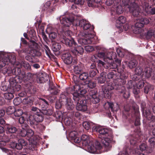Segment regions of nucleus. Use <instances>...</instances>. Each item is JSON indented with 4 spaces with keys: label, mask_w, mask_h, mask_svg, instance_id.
I'll return each instance as SVG.
<instances>
[{
    "label": "nucleus",
    "mask_w": 155,
    "mask_h": 155,
    "mask_svg": "<svg viewBox=\"0 0 155 155\" xmlns=\"http://www.w3.org/2000/svg\"><path fill=\"white\" fill-rule=\"evenodd\" d=\"M60 20V23L64 26L69 27L71 23L76 26H79L84 30L89 31L84 33L80 32L77 36L78 42L81 45H85L91 44L93 41L95 37V34L93 31L94 29L93 26H91L89 22L86 20H74L73 18H66L61 16L57 18Z\"/></svg>",
    "instance_id": "nucleus-1"
},
{
    "label": "nucleus",
    "mask_w": 155,
    "mask_h": 155,
    "mask_svg": "<svg viewBox=\"0 0 155 155\" xmlns=\"http://www.w3.org/2000/svg\"><path fill=\"white\" fill-rule=\"evenodd\" d=\"M16 57L14 55H10L8 56V54L3 52H0V67L2 68L8 64L10 62L13 64L15 68L12 70L13 74L19 76V78L24 80L25 73L21 71V68H22L21 64L18 61L15 62Z\"/></svg>",
    "instance_id": "nucleus-2"
},
{
    "label": "nucleus",
    "mask_w": 155,
    "mask_h": 155,
    "mask_svg": "<svg viewBox=\"0 0 155 155\" xmlns=\"http://www.w3.org/2000/svg\"><path fill=\"white\" fill-rule=\"evenodd\" d=\"M81 142L83 146H87V150L91 153L99 154L102 152L101 150V146L99 142L95 141L94 142L90 141L87 135H83L81 138Z\"/></svg>",
    "instance_id": "nucleus-3"
},
{
    "label": "nucleus",
    "mask_w": 155,
    "mask_h": 155,
    "mask_svg": "<svg viewBox=\"0 0 155 155\" xmlns=\"http://www.w3.org/2000/svg\"><path fill=\"white\" fill-rule=\"evenodd\" d=\"M85 84H82L78 82L75 81V85L73 86L74 91L79 92L81 95H84L87 92V87L93 88L96 86V84L91 81H85Z\"/></svg>",
    "instance_id": "nucleus-4"
},
{
    "label": "nucleus",
    "mask_w": 155,
    "mask_h": 155,
    "mask_svg": "<svg viewBox=\"0 0 155 155\" xmlns=\"http://www.w3.org/2000/svg\"><path fill=\"white\" fill-rule=\"evenodd\" d=\"M72 94L73 95V99L74 101H77L76 105V109L78 111L84 112L87 110V107L86 104V101L84 100H82L80 101L81 97L82 95L79 92L74 91L73 89L71 90Z\"/></svg>",
    "instance_id": "nucleus-5"
},
{
    "label": "nucleus",
    "mask_w": 155,
    "mask_h": 155,
    "mask_svg": "<svg viewBox=\"0 0 155 155\" xmlns=\"http://www.w3.org/2000/svg\"><path fill=\"white\" fill-rule=\"evenodd\" d=\"M97 49L99 50L97 54V57L100 58H103L104 62L110 61L117 57L115 52L109 51L105 48L101 47H97Z\"/></svg>",
    "instance_id": "nucleus-6"
},
{
    "label": "nucleus",
    "mask_w": 155,
    "mask_h": 155,
    "mask_svg": "<svg viewBox=\"0 0 155 155\" xmlns=\"http://www.w3.org/2000/svg\"><path fill=\"white\" fill-rule=\"evenodd\" d=\"M149 22V20L147 18L137 19L133 29L134 33L135 34H139L142 32L143 31L142 28L144 25L147 24Z\"/></svg>",
    "instance_id": "nucleus-7"
},
{
    "label": "nucleus",
    "mask_w": 155,
    "mask_h": 155,
    "mask_svg": "<svg viewBox=\"0 0 155 155\" xmlns=\"http://www.w3.org/2000/svg\"><path fill=\"white\" fill-rule=\"evenodd\" d=\"M145 104L144 103H142L141 104L143 115L147 119L150 120V122L148 123L150 127L155 126V116L151 114L149 109L145 108L144 106Z\"/></svg>",
    "instance_id": "nucleus-8"
},
{
    "label": "nucleus",
    "mask_w": 155,
    "mask_h": 155,
    "mask_svg": "<svg viewBox=\"0 0 155 155\" xmlns=\"http://www.w3.org/2000/svg\"><path fill=\"white\" fill-rule=\"evenodd\" d=\"M36 45V43L35 41H31L28 47L26 48L25 50H21L18 52L19 55L21 57H23L24 55L26 54L34 55V47Z\"/></svg>",
    "instance_id": "nucleus-9"
},
{
    "label": "nucleus",
    "mask_w": 155,
    "mask_h": 155,
    "mask_svg": "<svg viewBox=\"0 0 155 155\" xmlns=\"http://www.w3.org/2000/svg\"><path fill=\"white\" fill-rule=\"evenodd\" d=\"M43 119V117L41 114L37 113L30 115L27 119V121L31 125H37L38 122H41Z\"/></svg>",
    "instance_id": "nucleus-10"
},
{
    "label": "nucleus",
    "mask_w": 155,
    "mask_h": 155,
    "mask_svg": "<svg viewBox=\"0 0 155 155\" xmlns=\"http://www.w3.org/2000/svg\"><path fill=\"white\" fill-rule=\"evenodd\" d=\"M106 137H104L102 140V142L104 146V149L101 145L102 147L101 150L102 151V152L100 153L104 152H107L111 148V143L113 141L112 137L110 135H108Z\"/></svg>",
    "instance_id": "nucleus-11"
},
{
    "label": "nucleus",
    "mask_w": 155,
    "mask_h": 155,
    "mask_svg": "<svg viewBox=\"0 0 155 155\" xmlns=\"http://www.w3.org/2000/svg\"><path fill=\"white\" fill-rule=\"evenodd\" d=\"M92 130L94 131L97 132L99 133V137H104V136L109 135L108 129L104 127L100 126H94Z\"/></svg>",
    "instance_id": "nucleus-12"
},
{
    "label": "nucleus",
    "mask_w": 155,
    "mask_h": 155,
    "mask_svg": "<svg viewBox=\"0 0 155 155\" xmlns=\"http://www.w3.org/2000/svg\"><path fill=\"white\" fill-rule=\"evenodd\" d=\"M114 88V85L111 83H108L107 85L104 86L102 88L104 97L107 98H110L111 97L110 91Z\"/></svg>",
    "instance_id": "nucleus-13"
},
{
    "label": "nucleus",
    "mask_w": 155,
    "mask_h": 155,
    "mask_svg": "<svg viewBox=\"0 0 155 155\" xmlns=\"http://www.w3.org/2000/svg\"><path fill=\"white\" fill-rule=\"evenodd\" d=\"M129 9L130 12L134 17H138L141 14L139 6L135 3H134Z\"/></svg>",
    "instance_id": "nucleus-14"
},
{
    "label": "nucleus",
    "mask_w": 155,
    "mask_h": 155,
    "mask_svg": "<svg viewBox=\"0 0 155 155\" xmlns=\"http://www.w3.org/2000/svg\"><path fill=\"white\" fill-rule=\"evenodd\" d=\"M108 61L107 66H106V68L115 69L117 68L121 64V61L118 59L116 60L114 62L111 63L112 60Z\"/></svg>",
    "instance_id": "nucleus-15"
},
{
    "label": "nucleus",
    "mask_w": 155,
    "mask_h": 155,
    "mask_svg": "<svg viewBox=\"0 0 155 155\" xmlns=\"http://www.w3.org/2000/svg\"><path fill=\"white\" fill-rule=\"evenodd\" d=\"M61 39V41L63 43H65L66 45L69 47L72 46V48H73L76 44L74 42V39L71 37L67 38L66 37L63 36V38Z\"/></svg>",
    "instance_id": "nucleus-16"
},
{
    "label": "nucleus",
    "mask_w": 155,
    "mask_h": 155,
    "mask_svg": "<svg viewBox=\"0 0 155 155\" xmlns=\"http://www.w3.org/2000/svg\"><path fill=\"white\" fill-rule=\"evenodd\" d=\"M71 51L75 55H81L84 52V49L81 46H78L76 44V45L72 48Z\"/></svg>",
    "instance_id": "nucleus-17"
},
{
    "label": "nucleus",
    "mask_w": 155,
    "mask_h": 155,
    "mask_svg": "<svg viewBox=\"0 0 155 155\" xmlns=\"http://www.w3.org/2000/svg\"><path fill=\"white\" fill-rule=\"evenodd\" d=\"M113 9H112V10L115 12L117 14H121L123 12L122 6L118 2H117L116 4L115 3H114L113 6Z\"/></svg>",
    "instance_id": "nucleus-18"
},
{
    "label": "nucleus",
    "mask_w": 155,
    "mask_h": 155,
    "mask_svg": "<svg viewBox=\"0 0 155 155\" xmlns=\"http://www.w3.org/2000/svg\"><path fill=\"white\" fill-rule=\"evenodd\" d=\"M62 58L64 62L67 64H71L73 61L71 54L68 53L63 54Z\"/></svg>",
    "instance_id": "nucleus-19"
},
{
    "label": "nucleus",
    "mask_w": 155,
    "mask_h": 155,
    "mask_svg": "<svg viewBox=\"0 0 155 155\" xmlns=\"http://www.w3.org/2000/svg\"><path fill=\"white\" fill-rule=\"evenodd\" d=\"M6 142L3 140H0V148L2 151L7 153L8 155H14V151H12L3 147V146L6 145Z\"/></svg>",
    "instance_id": "nucleus-20"
},
{
    "label": "nucleus",
    "mask_w": 155,
    "mask_h": 155,
    "mask_svg": "<svg viewBox=\"0 0 155 155\" xmlns=\"http://www.w3.org/2000/svg\"><path fill=\"white\" fill-rule=\"evenodd\" d=\"M153 73L151 68L149 67H145L142 72V77L148 78L150 77Z\"/></svg>",
    "instance_id": "nucleus-21"
},
{
    "label": "nucleus",
    "mask_w": 155,
    "mask_h": 155,
    "mask_svg": "<svg viewBox=\"0 0 155 155\" xmlns=\"http://www.w3.org/2000/svg\"><path fill=\"white\" fill-rule=\"evenodd\" d=\"M48 75L45 72L40 73L37 78V81L40 83H43L48 80Z\"/></svg>",
    "instance_id": "nucleus-22"
},
{
    "label": "nucleus",
    "mask_w": 155,
    "mask_h": 155,
    "mask_svg": "<svg viewBox=\"0 0 155 155\" xmlns=\"http://www.w3.org/2000/svg\"><path fill=\"white\" fill-rule=\"evenodd\" d=\"M52 28L51 26L48 25L46 30L47 33L49 34V38L51 40L54 39L57 36V33L52 31Z\"/></svg>",
    "instance_id": "nucleus-23"
},
{
    "label": "nucleus",
    "mask_w": 155,
    "mask_h": 155,
    "mask_svg": "<svg viewBox=\"0 0 155 155\" xmlns=\"http://www.w3.org/2000/svg\"><path fill=\"white\" fill-rule=\"evenodd\" d=\"M93 91L94 92V94H91V93H90L91 100L93 103H97L100 100V99L98 97V94L96 92L94 91H92L91 93H92Z\"/></svg>",
    "instance_id": "nucleus-24"
},
{
    "label": "nucleus",
    "mask_w": 155,
    "mask_h": 155,
    "mask_svg": "<svg viewBox=\"0 0 155 155\" xmlns=\"http://www.w3.org/2000/svg\"><path fill=\"white\" fill-rule=\"evenodd\" d=\"M143 71V70L140 67H137L135 70L136 74H134L132 77V79L134 81H137V78L139 75H140Z\"/></svg>",
    "instance_id": "nucleus-25"
},
{
    "label": "nucleus",
    "mask_w": 155,
    "mask_h": 155,
    "mask_svg": "<svg viewBox=\"0 0 155 155\" xmlns=\"http://www.w3.org/2000/svg\"><path fill=\"white\" fill-rule=\"evenodd\" d=\"M34 98L31 97L25 98L23 100V103L28 106H31L33 104Z\"/></svg>",
    "instance_id": "nucleus-26"
},
{
    "label": "nucleus",
    "mask_w": 155,
    "mask_h": 155,
    "mask_svg": "<svg viewBox=\"0 0 155 155\" xmlns=\"http://www.w3.org/2000/svg\"><path fill=\"white\" fill-rule=\"evenodd\" d=\"M65 106L68 110H72L74 107V105L73 104L71 99L70 98H67L66 99Z\"/></svg>",
    "instance_id": "nucleus-27"
},
{
    "label": "nucleus",
    "mask_w": 155,
    "mask_h": 155,
    "mask_svg": "<svg viewBox=\"0 0 155 155\" xmlns=\"http://www.w3.org/2000/svg\"><path fill=\"white\" fill-rule=\"evenodd\" d=\"M126 21L125 17L123 16H120L116 21V26L118 28H120L123 25V24Z\"/></svg>",
    "instance_id": "nucleus-28"
},
{
    "label": "nucleus",
    "mask_w": 155,
    "mask_h": 155,
    "mask_svg": "<svg viewBox=\"0 0 155 155\" xmlns=\"http://www.w3.org/2000/svg\"><path fill=\"white\" fill-rule=\"evenodd\" d=\"M89 7H96L98 6L97 4L99 3L101 0H87Z\"/></svg>",
    "instance_id": "nucleus-29"
},
{
    "label": "nucleus",
    "mask_w": 155,
    "mask_h": 155,
    "mask_svg": "<svg viewBox=\"0 0 155 155\" xmlns=\"http://www.w3.org/2000/svg\"><path fill=\"white\" fill-rule=\"evenodd\" d=\"M107 104L111 108V110L112 111H117L119 109V106L117 103L114 104L112 102H108Z\"/></svg>",
    "instance_id": "nucleus-30"
},
{
    "label": "nucleus",
    "mask_w": 155,
    "mask_h": 155,
    "mask_svg": "<svg viewBox=\"0 0 155 155\" xmlns=\"http://www.w3.org/2000/svg\"><path fill=\"white\" fill-rule=\"evenodd\" d=\"M61 48V45L60 44L55 41L52 42V49L54 52L58 51Z\"/></svg>",
    "instance_id": "nucleus-31"
},
{
    "label": "nucleus",
    "mask_w": 155,
    "mask_h": 155,
    "mask_svg": "<svg viewBox=\"0 0 155 155\" xmlns=\"http://www.w3.org/2000/svg\"><path fill=\"white\" fill-rule=\"evenodd\" d=\"M19 123L21 124V127L22 128H26L28 127V125L26 123V122L27 121V120L26 121L25 119L23 116H21L20 117L18 120Z\"/></svg>",
    "instance_id": "nucleus-32"
},
{
    "label": "nucleus",
    "mask_w": 155,
    "mask_h": 155,
    "mask_svg": "<svg viewBox=\"0 0 155 155\" xmlns=\"http://www.w3.org/2000/svg\"><path fill=\"white\" fill-rule=\"evenodd\" d=\"M107 73L104 72L101 74L100 76L98 79V82L101 84H102L104 82L106 79V76Z\"/></svg>",
    "instance_id": "nucleus-33"
},
{
    "label": "nucleus",
    "mask_w": 155,
    "mask_h": 155,
    "mask_svg": "<svg viewBox=\"0 0 155 155\" xmlns=\"http://www.w3.org/2000/svg\"><path fill=\"white\" fill-rule=\"evenodd\" d=\"M82 71V66L78 64V65L74 66V71L76 74H79Z\"/></svg>",
    "instance_id": "nucleus-34"
},
{
    "label": "nucleus",
    "mask_w": 155,
    "mask_h": 155,
    "mask_svg": "<svg viewBox=\"0 0 155 155\" xmlns=\"http://www.w3.org/2000/svg\"><path fill=\"white\" fill-rule=\"evenodd\" d=\"M54 117L57 119L56 120L58 121H60L61 120L63 119L62 117V113L61 111H56Z\"/></svg>",
    "instance_id": "nucleus-35"
},
{
    "label": "nucleus",
    "mask_w": 155,
    "mask_h": 155,
    "mask_svg": "<svg viewBox=\"0 0 155 155\" xmlns=\"http://www.w3.org/2000/svg\"><path fill=\"white\" fill-rule=\"evenodd\" d=\"M7 132L10 133H15L17 131V129L15 127L8 125L7 126Z\"/></svg>",
    "instance_id": "nucleus-36"
},
{
    "label": "nucleus",
    "mask_w": 155,
    "mask_h": 155,
    "mask_svg": "<svg viewBox=\"0 0 155 155\" xmlns=\"http://www.w3.org/2000/svg\"><path fill=\"white\" fill-rule=\"evenodd\" d=\"M137 62L136 60L133 59L130 61L128 64V66L130 68H132L136 66Z\"/></svg>",
    "instance_id": "nucleus-37"
},
{
    "label": "nucleus",
    "mask_w": 155,
    "mask_h": 155,
    "mask_svg": "<svg viewBox=\"0 0 155 155\" xmlns=\"http://www.w3.org/2000/svg\"><path fill=\"white\" fill-rule=\"evenodd\" d=\"M80 74L79 78L80 80L82 81H84L86 80L88 78V74L86 72H83L81 73Z\"/></svg>",
    "instance_id": "nucleus-38"
},
{
    "label": "nucleus",
    "mask_w": 155,
    "mask_h": 155,
    "mask_svg": "<svg viewBox=\"0 0 155 155\" xmlns=\"http://www.w3.org/2000/svg\"><path fill=\"white\" fill-rule=\"evenodd\" d=\"M117 53L119 56L120 57H123L124 55V50L120 48H117L116 49Z\"/></svg>",
    "instance_id": "nucleus-39"
},
{
    "label": "nucleus",
    "mask_w": 155,
    "mask_h": 155,
    "mask_svg": "<svg viewBox=\"0 0 155 155\" xmlns=\"http://www.w3.org/2000/svg\"><path fill=\"white\" fill-rule=\"evenodd\" d=\"M92 124V123L91 122L86 121L83 122V126L86 130H88L90 128Z\"/></svg>",
    "instance_id": "nucleus-40"
},
{
    "label": "nucleus",
    "mask_w": 155,
    "mask_h": 155,
    "mask_svg": "<svg viewBox=\"0 0 155 155\" xmlns=\"http://www.w3.org/2000/svg\"><path fill=\"white\" fill-rule=\"evenodd\" d=\"M5 97L8 100H11L13 98L14 95L12 93H6L4 94Z\"/></svg>",
    "instance_id": "nucleus-41"
},
{
    "label": "nucleus",
    "mask_w": 155,
    "mask_h": 155,
    "mask_svg": "<svg viewBox=\"0 0 155 155\" xmlns=\"http://www.w3.org/2000/svg\"><path fill=\"white\" fill-rule=\"evenodd\" d=\"M64 121L66 125H70L72 123V119L71 117H69L65 118Z\"/></svg>",
    "instance_id": "nucleus-42"
},
{
    "label": "nucleus",
    "mask_w": 155,
    "mask_h": 155,
    "mask_svg": "<svg viewBox=\"0 0 155 155\" xmlns=\"http://www.w3.org/2000/svg\"><path fill=\"white\" fill-rule=\"evenodd\" d=\"M23 113L22 110L21 109H18L15 110L14 114L15 117H18L21 115Z\"/></svg>",
    "instance_id": "nucleus-43"
},
{
    "label": "nucleus",
    "mask_w": 155,
    "mask_h": 155,
    "mask_svg": "<svg viewBox=\"0 0 155 155\" xmlns=\"http://www.w3.org/2000/svg\"><path fill=\"white\" fill-rule=\"evenodd\" d=\"M77 133L75 131H72L69 134V137L72 140L74 138L77 136Z\"/></svg>",
    "instance_id": "nucleus-44"
},
{
    "label": "nucleus",
    "mask_w": 155,
    "mask_h": 155,
    "mask_svg": "<svg viewBox=\"0 0 155 155\" xmlns=\"http://www.w3.org/2000/svg\"><path fill=\"white\" fill-rule=\"evenodd\" d=\"M15 109L14 107L11 106L8 107L7 109L6 112L8 114H10L14 113Z\"/></svg>",
    "instance_id": "nucleus-45"
},
{
    "label": "nucleus",
    "mask_w": 155,
    "mask_h": 155,
    "mask_svg": "<svg viewBox=\"0 0 155 155\" xmlns=\"http://www.w3.org/2000/svg\"><path fill=\"white\" fill-rule=\"evenodd\" d=\"M26 131L27 132V134L26 136L28 137H31L34 134V132L33 130L30 129H28L26 128Z\"/></svg>",
    "instance_id": "nucleus-46"
},
{
    "label": "nucleus",
    "mask_w": 155,
    "mask_h": 155,
    "mask_svg": "<svg viewBox=\"0 0 155 155\" xmlns=\"http://www.w3.org/2000/svg\"><path fill=\"white\" fill-rule=\"evenodd\" d=\"M44 48L45 50V53L47 55L49 58H50L51 54V53L50 50L49 48L48 47L47 45H45Z\"/></svg>",
    "instance_id": "nucleus-47"
},
{
    "label": "nucleus",
    "mask_w": 155,
    "mask_h": 155,
    "mask_svg": "<svg viewBox=\"0 0 155 155\" xmlns=\"http://www.w3.org/2000/svg\"><path fill=\"white\" fill-rule=\"evenodd\" d=\"M20 64H21L22 67L23 66L24 68L28 69L30 68V65L25 61H22L21 63L18 62Z\"/></svg>",
    "instance_id": "nucleus-48"
},
{
    "label": "nucleus",
    "mask_w": 155,
    "mask_h": 155,
    "mask_svg": "<svg viewBox=\"0 0 155 155\" xmlns=\"http://www.w3.org/2000/svg\"><path fill=\"white\" fill-rule=\"evenodd\" d=\"M123 75L122 74H120V78L119 79L118 81L120 82L118 84V85H121L122 84L123 85L125 84L126 81L123 79L122 78Z\"/></svg>",
    "instance_id": "nucleus-49"
},
{
    "label": "nucleus",
    "mask_w": 155,
    "mask_h": 155,
    "mask_svg": "<svg viewBox=\"0 0 155 155\" xmlns=\"http://www.w3.org/2000/svg\"><path fill=\"white\" fill-rule=\"evenodd\" d=\"M117 0H107L106 2V4L107 6H110L112 5L113 4L114 5L115 3H116Z\"/></svg>",
    "instance_id": "nucleus-50"
},
{
    "label": "nucleus",
    "mask_w": 155,
    "mask_h": 155,
    "mask_svg": "<svg viewBox=\"0 0 155 155\" xmlns=\"http://www.w3.org/2000/svg\"><path fill=\"white\" fill-rule=\"evenodd\" d=\"M153 31H149L146 35V37L147 39H149L153 37Z\"/></svg>",
    "instance_id": "nucleus-51"
},
{
    "label": "nucleus",
    "mask_w": 155,
    "mask_h": 155,
    "mask_svg": "<svg viewBox=\"0 0 155 155\" xmlns=\"http://www.w3.org/2000/svg\"><path fill=\"white\" fill-rule=\"evenodd\" d=\"M85 50L88 52L92 51L94 50L93 47L90 45H87L84 47Z\"/></svg>",
    "instance_id": "nucleus-52"
},
{
    "label": "nucleus",
    "mask_w": 155,
    "mask_h": 155,
    "mask_svg": "<svg viewBox=\"0 0 155 155\" xmlns=\"http://www.w3.org/2000/svg\"><path fill=\"white\" fill-rule=\"evenodd\" d=\"M28 127L26 128H22V130L20 132V135L22 137H24L26 136L27 134V132L26 131V128H27Z\"/></svg>",
    "instance_id": "nucleus-53"
},
{
    "label": "nucleus",
    "mask_w": 155,
    "mask_h": 155,
    "mask_svg": "<svg viewBox=\"0 0 155 155\" xmlns=\"http://www.w3.org/2000/svg\"><path fill=\"white\" fill-rule=\"evenodd\" d=\"M108 61L107 62H103L101 60H99L98 61V64L100 66H103L104 68H106V66H107V63H108Z\"/></svg>",
    "instance_id": "nucleus-54"
},
{
    "label": "nucleus",
    "mask_w": 155,
    "mask_h": 155,
    "mask_svg": "<svg viewBox=\"0 0 155 155\" xmlns=\"http://www.w3.org/2000/svg\"><path fill=\"white\" fill-rule=\"evenodd\" d=\"M136 86L137 88L139 89L143 87L144 86V83L142 81H140L136 84Z\"/></svg>",
    "instance_id": "nucleus-55"
},
{
    "label": "nucleus",
    "mask_w": 155,
    "mask_h": 155,
    "mask_svg": "<svg viewBox=\"0 0 155 155\" xmlns=\"http://www.w3.org/2000/svg\"><path fill=\"white\" fill-rule=\"evenodd\" d=\"M147 147V146L145 143H143L140 146V150L142 151H145L146 150Z\"/></svg>",
    "instance_id": "nucleus-56"
},
{
    "label": "nucleus",
    "mask_w": 155,
    "mask_h": 155,
    "mask_svg": "<svg viewBox=\"0 0 155 155\" xmlns=\"http://www.w3.org/2000/svg\"><path fill=\"white\" fill-rule=\"evenodd\" d=\"M96 71L94 70L91 69L89 71V75L90 77H94L96 75Z\"/></svg>",
    "instance_id": "nucleus-57"
},
{
    "label": "nucleus",
    "mask_w": 155,
    "mask_h": 155,
    "mask_svg": "<svg viewBox=\"0 0 155 155\" xmlns=\"http://www.w3.org/2000/svg\"><path fill=\"white\" fill-rule=\"evenodd\" d=\"M84 0H75L74 2L77 5H81L84 4Z\"/></svg>",
    "instance_id": "nucleus-58"
},
{
    "label": "nucleus",
    "mask_w": 155,
    "mask_h": 155,
    "mask_svg": "<svg viewBox=\"0 0 155 155\" xmlns=\"http://www.w3.org/2000/svg\"><path fill=\"white\" fill-rule=\"evenodd\" d=\"M130 144L133 145H135L137 143L136 138L132 137L130 139Z\"/></svg>",
    "instance_id": "nucleus-59"
},
{
    "label": "nucleus",
    "mask_w": 155,
    "mask_h": 155,
    "mask_svg": "<svg viewBox=\"0 0 155 155\" xmlns=\"http://www.w3.org/2000/svg\"><path fill=\"white\" fill-rule=\"evenodd\" d=\"M51 4V2L50 1H48L46 2L45 4L44 5L43 7V9L44 10H47L48 8Z\"/></svg>",
    "instance_id": "nucleus-60"
},
{
    "label": "nucleus",
    "mask_w": 155,
    "mask_h": 155,
    "mask_svg": "<svg viewBox=\"0 0 155 155\" xmlns=\"http://www.w3.org/2000/svg\"><path fill=\"white\" fill-rule=\"evenodd\" d=\"M149 142L151 144V146H153L155 143V137H152L150 138L149 140Z\"/></svg>",
    "instance_id": "nucleus-61"
},
{
    "label": "nucleus",
    "mask_w": 155,
    "mask_h": 155,
    "mask_svg": "<svg viewBox=\"0 0 155 155\" xmlns=\"http://www.w3.org/2000/svg\"><path fill=\"white\" fill-rule=\"evenodd\" d=\"M18 142L22 146H25L26 144V143L24 140L22 139H20L18 140Z\"/></svg>",
    "instance_id": "nucleus-62"
},
{
    "label": "nucleus",
    "mask_w": 155,
    "mask_h": 155,
    "mask_svg": "<svg viewBox=\"0 0 155 155\" xmlns=\"http://www.w3.org/2000/svg\"><path fill=\"white\" fill-rule=\"evenodd\" d=\"M50 92L52 95H56L58 93V90L56 89H52L50 90Z\"/></svg>",
    "instance_id": "nucleus-63"
},
{
    "label": "nucleus",
    "mask_w": 155,
    "mask_h": 155,
    "mask_svg": "<svg viewBox=\"0 0 155 155\" xmlns=\"http://www.w3.org/2000/svg\"><path fill=\"white\" fill-rule=\"evenodd\" d=\"M75 143H78L80 142H81V140L77 136L72 140Z\"/></svg>",
    "instance_id": "nucleus-64"
}]
</instances>
